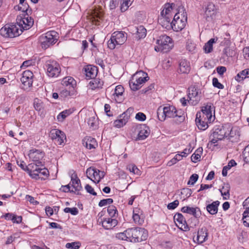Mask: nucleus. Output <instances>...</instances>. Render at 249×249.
Segmentation results:
<instances>
[{"mask_svg": "<svg viewBox=\"0 0 249 249\" xmlns=\"http://www.w3.org/2000/svg\"><path fill=\"white\" fill-rule=\"evenodd\" d=\"M182 111L178 112L175 107L168 106L164 107L161 106L159 107L157 109V116L160 121H163L166 118H175L177 119L176 121L178 123L182 122L184 120V116Z\"/></svg>", "mask_w": 249, "mask_h": 249, "instance_id": "f257e3e1", "label": "nucleus"}, {"mask_svg": "<svg viewBox=\"0 0 249 249\" xmlns=\"http://www.w3.org/2000/svg\"><path fill=\"white\" fill-rule=\"evenodd\" d=\"M233 128H231L230 124H226L223 125L217 126L214 128L213 133L210 136V142L215 145V144L218 141L223 140L228 136L233 137Z\"/></svg>", "mask_w": 249, "mask_h": 249, "instance_id": "f03ea898", "label": "nucleus"}, {"mask_svg": "<svg viewBox=\"0 0 249 249\" xmlns=\"http://www.w3.org/2000/svg\"><path fill=\"white\" fill-rule=\"evenodd\" d=\"M156 42L158 45L155 47L156 52L167 53L174 46L172 39L166 35L160 36Z\"/></svg>", "mask_w": 249, "mask_h": 249, "instance_id": "7ed1b4c3", "label": "nucleus"}, {"mask_svg": "<svg viewBox=\"0 0 249 249\" xmlns=\"http://www.w3.org/2000/svg\"><path fill=\"white\" fill-rule=\"evenodd\" d=\"M22 30L14 24H6L0 30V34L6 38H14L19 36Z\"/></svg>", "mask_w": 249, "mask_h": 249, "instance_id": "20e7f679", "label": "nucleus"}, {"mask_svg": "<svg viewBox=\"0 0 249 249\" xmlns=\"http://www.w3.org/2000/svg\"><path fill=\"white\" fill-rule=\"evenodd\" d=\"M127 39V34L122 31H116L112 34L108 41V47L113 50L117 45L123 44Z\"/></svg>", "mask_w": 249, "mask_h": 249, "instance_id": "39448f33", "label": "nucleus"}, {"mask_svg": "<svg viewBox=\"0 0 249 249\" xmlns=\"http://www.w3.org/2000/svg\"><path fill=\"white\" fill-rule=\"evenodd\" d=\"M128 231L130 235V241L132 242H140L145 241L148 236L146 230L142 228H129Z\"/></svg>", "mask_w": 249, "mask_h": 249, "instance_id": "423d86ee", "label": "nucleus"}, {"mask_svg": "<svg viewBox=\"0 0 249 249\" xmlns=\"http://www.w3.org/2000/svg\"><path fill=\"white\" fill-rule=\"evenodd\" d=\"M57 33L51 31L42 35L39 38V41L42 48L46 49L54 44L57 40Z\"/></svg>", "mask_w": 249, "mask_h": 249, "instance_id": "0eeeda50", "label": "nucleus"}, {"mask_svg": "<svg viewBox=\"0 0 249 249\" xmlns=\"http://www.w3.org/2000/svg\"><path fill=\"white\" fill-rule=\"evenodd\" d=\"M187 21V17L186 12L181 14V17L179 13H176L172 21V29L176 32L181 31L185 28Z\"/></svg>", "mask_w": 249, "mask_h": 249, "instance_id": "6e6552de", "label": "nucleus"}, {"mask_svg": "<svg viewBox=\"0 0 249 249\" xmlns=\"http://www.w3.org/2000/svg\"><path fill=\"white\" fill-rule=\"evenodd\" d=\"M16 21L19 28L22 30L30 29L34 24L33 19L29 15L18 16Z\"/></svg>", "mask_w": 249, "mask_h": 249, "instance_id": "1a4fd4ad", "label": "nucleus"}, {"mask_svg": "<svg viewBox=\"0 0 249 249\" xmlns=\"http://www.w3.org/2000/svg\"><path fill=\"white\" fill-rule=\"evenodd\" d=\"M47 74L50 77H57L60 73V67L56 61H49L45 65Z\"/></svg>", "mask_w": 249, "mask_h": 249, "instance_id": "9d476101", "label": "nucleus"}, {"mask_svg": "<svg viewBox=\"0 0 249 249\" xmlns=\"http://www.w3.org/2000/svg\"><path fill=\"white\" fill-rule=\"evenodd\" d=\"M33 76L34 74L30 71H25L23 72L22 76L20 79V81L23 85V89L26 90L32 86Z\"/></svg>", "mask_w": 249, "mask_h": 249, "instance_id": "9b49d317", "label": "nucleus"}, {"mask_svg": "<svg viewBox=\"0 0 249 249\" xmlns=\"http://www.w3.org/2000/svg\"><path fill=\"white\" fill-rule=\"evenodd\" d=\"M50 137L58 145H61L64 143L66 137L64 133L57 129H53L50 132Z\"/></svg>", "mask_w": 249, "mask_h": 249, "instance_id": "f8f14e48", "label": "nucleus"}, {"mask_svg": "<svg viewBox=\"0 0 249 249\" xmlns=\"http://www.w3.org/2000/svg\"><path fill=\"white\" fill-rule=\"evenodd\" d=\"M71 175V186L74 189V192L77 195H81L80 191L82 190V187L81 184V181L78 178L77 174L74 171H72Z\"/></svg>", "mask_w": 249, "mask_h": 249, "instance_id": "ddd939ff", "label": "nucleus"}, {"mask_svg": "<svg viewBox=\"0 0 249 249\" xmlns=\"http://www.w3.org/2000/svg\"><path fill=\"white\" fill-rule=\"evenodd\" d=\"M29 158L34 162L42 165V162L41 160L44 157L45 154L42 151L36 149H32L30 150L29 153Z\"/></svg>", "mask_w": 249, "mask_h": 249, "instance_id": "4468645a", "label": "nucleus"}, {"mask_svg": "<svg viewBox=\"0 0 249 249\" xmlns=\"http://www.w3.org/2000/svg\"><path fill=\"white\" fill-rule=\"evenodd\" d=\"M189 90L188 98L189 100L188 102L193 106L196 105L200 99V96L198 94V91L194 87L189 88Z\"/></svg>", "mask_w": 249, "mask_h": 249, "instance_id": "2eb2a0df", "label": "nucleus"}, {"mask_svg": "<svg viewBox=\"0 0 249 249\" xmlns=\"http://www.w3.org/2000/svg\"><path fill=\"white\" fill-rule=\"evenodd\" d=\"M213 108V105L210 103L207 104L206 106L202 107L201 109L202 113H201L202 118H205L209 121H212L213 114L212 111Z\"/></svg>", "mask_w": 249, "mask_h": 249, "instance_id": "dca6fc26", "label": "nucleus"}, {"mask_svg": "<svg viewBox=\"0 0 249 249\" xmlns=\"http://www.w3.org/2000/svg\"><path fill=\"white\" fill-rule=\"evenodd\" d=\"M212 121H209L205 118L201 117V113L197 112L196 114V123L199 129L204 130L208 127V124L211 123Z\"/></svg>", "mask_w": 249, "mask_h": 249, "instance_id": "f3484780", "label": "nucleus"}, {"mask_svg": "<svg viewBox=\"0 0 249 249\" xmlns=\"http://www.w3.org/2000/svg\"><path fill=\"white\" fill-rule=\"evenodd\" d=\"M217 10L214 4L212 2H209L205 8V18L207 20L209 21L212 19L216 15Z\"/></svg>", "mask_w": 249, "mask_h": 249, "instance_id": "a211bd4d", "label": "nucleus"}, {"mask_svg": "<svg viewBox=\"0 0 249 249\" xmlns=\"http://www.w3.org/2000/svg\"><path fill=\"white\" fill-rule=\"evenodd\" d=\"M100 223H102V225L104 229L110 230L117 226L118 221L115 218L108 217L101 219Z\"/></svg>", "mask_w": 249, "mask_h": 249, "instance_id": "6ab92c4d", "label": "nucleus"}, {"mask_svg": "<svg viewBox=\"0 0 249 249\" xmlns=\"http://www.w3.org/2000/svg\"><path fill=\"white\" fill-rule=\"evenodd\" d=\"M124 89L121 85L117 86L112 94L113 99L117 103H122L124 100Z\"/></svg>", "mask_w": 249, "mask_h": 249, "instance_id": "aec40b11", "label": "nucleus"}, {"mask_svg": "<svg viewBox=\"0 0 249 249\" xmlns=\"http://www.w3.org/2000/svg\"><path fill=\"white\" fill-rule=\"evenodd\" d=\"M182 213H189L193 215L195 218H198L200 217L201 212L198 207H190L189 206H184L181 210Z\"/></svg>", "mask_w": 249, "mask_h": 249, "instance_id": "412c9836", "label": "nucleus"}, {"mask_svg": "<svg viewBox=\"0 0 249 249\" xmlns=\"http://www.w3.org/2000/svg\"><path fill=\"white\" fill-rule=\"evenodd\" d=\"M132 77H133V80H135L136 82L137 81L139 85L142 86V84L149 79L147 74L142 71L137 72Z\"/></svg>", "mask_w": 249, "mask_h": 249, "instance_id": "4be33fe9", "label": "nucleus"}, {"mask_svg": "<svg viewBox=\"0 0 249 249\" xmlns=\"http://www.w3.org/2000/svg\"><path fill=\"white\" fill-rule=\"evenodd\" d=\"M208 232L206 227H202L199 229L196 236V241L198 244H202L205 242L208 239Z\"/></svg>", "mask_w": 249, "mask_h": 249, "instance_id": "5701e85b", "label": "nucleus"}, {"mask_svg": "<svg viewBox=\"0 0 249 249\" xmlns=\"http://www.w3.org/2000/svg\"><path fill=\"white\" fill-rule=\"evenodd\" d=\"M139 133L137 139L139 140H143L146 139L150 134L149 127L145 124L141 125L139 128Z\"/></svg>", "mask_w": 249, "mask_h": 249, "instance_id": "b1692460", "label": "nucleus"}, {"mask_svg": "<svg viewBox=\"0 0 249 249\" xmlns=\"http://www.w3.org/2000/svg\"><path fill=\"white\" fill-rule=\"evenodd\" d=\"M85 72L87 79H93L96 76L98 70L96 67L89 65L86 67Z\"/></svg>", "mask_w": 249, "mask_h": 249, "instance_id": "393cba45", "label": "nucleus"}, {"mask_svg": "<svg viewBox=\"0 0 249 249\" xmlns=\"http://www.w3.org/2000/svg\"><path fill=\"white\" fill-rule=\"evenodd\" d=\"M191 70L190 62L186 59H182L179 62L178 72L181 73H188Z\"/></svg>", "mask_w": 249, "mask_h": 249, "instance_id": "a878e982", "label": "nucleus"}, {"mask_svg": "<svg viewBox=\"0 0 249 249\" xmlns=\"http://www.w3.org/2000/svg\"><path fill=\"white\" fill-rule=\"evenodd\" d=\"M83 144L89 149H95L97 146L95 139L91 137H86L82 141Z\"/></svg>", "mask_w": 249, "mask_h": 249, "instance_id": "bb28decb", "label": "nucleus"}, {"mask_svg": "<svg viewBox=\"0 0 249 249\" xmlns=\"http://www.w3.org/2000/svg\"><path fill=\"white\" fill-rule=\"evenodd\" d=\"M129 117L126 112H124L118 117V119L114 122V125L117 128H120L126 124Z\"/></svg>", "mask_w": 249, "mask_h": 249, "instance_id": "cd10ccee", "label": "nucleus"}, {"mask_svg": "<svg viewBox=\"0 0 249 249\" xmlns=\"http://www.w3.org/2000/svg\"><path fill=\"white\" fill-rule=\"evenodd\" d=\"M172 18L171 17L161 16L159 18L158 21L164 28L170 30L172 29V22H171Z\"/></svg>", "mask_w": 249, "mask_h": 249, "instance_id": "c85d7f7f", "label": "nucleus"}, {"mask_svg": "<svg viewBox=\"0 0 249 249\" xmlns=\"http://www.w3.org/2000/svg\"><path fill=\"white\" fill-rule=\"evenodd\" d=\"M62 84L63 86L67 87L69 89H74L76 85V82L72 77L68 76L62 79Z\"/></svg>", "mask_w": 249, "mask_h": 249, "instance_id": "c756f323", "label": "nucleus"}, {"mask_svg": "<svg viewBox=\"0 0 249 249\" xmlns=\"http://www.w3.org/2000/svg\"><path fill=\"white\" fill-rule=\"evenodd\" d=\"M220 202L218 200L213 201L206 206L207 212L212 215L216 214L218 212V207L219 206Z\"/></svg>", "mask_w": 249, "mask_h": 249, "instance_id": "7c9ffc66", "label": "nucleus"}, {"mask_svg": "<svg viewBox=\"0 0 249 249\" xmlns=\"http://www.w3.org/2000/svg\"><path fill=\"white\" fill-rule=\"evenodd\" d=\"M175 6L174 3H166L164 5L163 10L160 12V16H167V17H173L172 14V11L173 9V7Z\"/></svg>", "mask_w": 249, "mask_h": 249, "instance_id": "2f4dec72", "label": "nucleus"}, {"mask_svg": "<svg viewBox=\"0 0 249 249\" xmlns=\"http://www.w3.org/2000/svg\"><path fill=\"white\" fill-rule=\"evenodd\" d=\"M174 220L178 222L179 224L184 226V231H187L189 228L187 225L185 218L180 213H177L174 216Z\"/></svg>", "mask_w": 249, "mask_h": 249, "instance_id": "473e14b6", "label": "nucleus"}, {"mask_svg": "<svg viewBox=\"0 0 249 249\" xmlns=\"http://www.w3.org/2000/svg\"><path fill=\"white\" fill-rule=\"evenodd\" d=\"M133 31H136V37L138 39L144 38L146 36V30L143 26L135 27Z\"/></svg>", "mask_w": 249, "mask_h": 249, "instance_id": "72a5a7b5", "label": "nucleus"}, {"mask_svg": "<svg viewBox=\"0 0 249 249\" xmlns=\"http://www.w3.org/2000/svg\"><path fill=\"white\" fill-rule=\"evenodd\" d=\"M218 37L213 38L210 39L204 45V49L205 53H210L213 50V44L217 42Z\"/></svg>", "mask_w": 249, "mask_h": 249, "instance_id": "f704fd0d", "label": "nucleus"}, {"mask_svg": "<svg viewBox=\"0 0 249 249\" xmlns=\"http://www.w3.org/2000/svg\"><path fill=\"white\" fill-rule=\"evenodd\" d=\"M230 187L228 183L225 184L222 189H219L221 195L224 200L228 199L230 198Z\"/></svg>", "mask_w": 249, "mask_h": 249, "instance_id": "c9c22d12", "label": "nucleus"}, {"mask_svg": "<svg viewBox=\"0 0 249 249\" xmlns=\"http://www.w3.org/2000/svg\"><path fill=\"white\" fill-rule=\"evenodd\" d=\"M105 175L104 172L100 171L99 170L95 168V173L93 176L94 179L92 178H90V179L95 183H98L104 177Z\"/></svg>", "mask_w": 249, "mask_h": 249, "instance_id": "e433bc0d", "label": "nucleus"}, {"mask_svg": "<svg viewBox=\"0 0 249 249\" xmlns=\"http://www.w3.org/2000/svg\"><path fill=\"white\" fill-rule=\"evenodd\" d=\"M103 81L99 78H93L90 81L89 85L92 89L101 88L103 85Z\"/></svg>", "mask_w": 249, "mask_h": 249, "instance_id": "4c0bfd02", "label": "nucleus"}, {"mask_svg": "<svg viewBox=\"0 0 249 249\" xmlns=\"http://www.w3.org/2000/svg\"><path fill=\"white\" fill-rule=\"evenodd\" d=\"M247 77H249V69H245L240 72L235 78L238 82H240Z\"/></svg>", "mask_w": 249, "mask_h": 249, "instance_id": "58836bf2", "label": "nucleus"}, {"mask_svg": "<svg viewBox=\"0 0 249 249\" xmlns=\"http://www.w3.org/2000/svg\"><path fill=\"white\" fill-rule=\"evenodd\" d=\"M129 229L126 230L123 232H120L116 234V237L119 239L122 240H127L130 241V235H129L128 231Z\"/></svg>", "mask_w": 249, "mask_h": 249, "instance_id": "ea45409f", "label": "nucleus"}, {"mask_svg": "<svg viewBox=\"0 0 249 249\" xmlns=\"http://www.w3.org/2000/svg\"><path fill=\"white\" fill-rule=\"evenodd\" d=\"M134 0H121L120 9L122 12H125L132 4Z\"/></svg>", "mask_w": 249, "mask_h": 249, "instance_id": "a19ab883", "label": "nucleus"}, {"mask_svg": "<svg viewBox=\"0 0 249 249\" xmlns=\"http://www.w3.org/2000/svg\"><path fill=\"white\" fill-rule=\"evenodd\" d=\"M183 158V156H182V154H177L173 159H172L167 162V165L168 166H171L176 164L177 162L182 160Z\"/></svg>", "mask_w": 249, "mask_h": 249, "instance_id": "79ce46f5", "label": "nucleus"}, {"mask_svg": "<svg viewBox=\"0 0 249 249\" xmlns=\"http://www.w3.org/2000/svg\"><path fill=\"white\" fill-rule=\"evenodd\" d=\"M135 80H133L132 77L129 81V87L133 91H136L142 87V86L139 85V82L137 81L136 82Z\"/></svg>", "mask_w": 249, "mask_h": 249, "instance_id": "37998d69", "label": "nucleus"}, {"mask_svg": "<svg viewBox=\"0 0 249 249\" xmlns=\"http://www.w3.org/2000/svg\"><path fill=\"white\" fill-rule=\"evenodd\" d=\"M72 112L70 109L65 110L60 113L57 118L59 122H62L67 116L70 115Z\"/></svg>", "mask_w": 249, "mask_h": 249, "instance_id": "c03bdc74", "label": "nucleus"}, {"mask_svg": "<svg viewBox=\"0 0 249 249\" xmlns=\"http://www.w3.org/2000/svg\"><path fill=\"white\" fill-rule=\"evenodd\" d=\"M27 172L28 173L29 176L34 179H38L41 178V179H44V178L42 177L39 176V174H38V170H36V169L34 171H31L30 169H28L26 168Z\"/></svg>", "mask_w": 249, "mask_h": 249, "instance_id": "a18cd8bd", "label": "nucleus"}, {"mask_svg": "<svg viewBox=\"0 0 249 249\" xmlns=\"http://www.w3.org/2000/svg\"><path fill=\"white\" fill-rule=\"evenodd\" d=\"M107 211L109 215L112 218L115 217L118 214L117 209L116 207L113 205L108 206Z\"/></svg>", "mask_w": 249, "mask_h": 249, "instance_id": "49530a36", "label": "nucleus"}, {"mask_svg": "<svg viewBox=\"0 0 249 249\" xmlns=\"http://www.w3.org/2000/svg\"><path fill=\"white\" fill-rule=\"evenodd\" d=\"M22 7L19 6L18 10L20 11H22L24 13L23 15H29L31 13L32 9L29 8V6L27 3H25L24 5H22Z\"/></svg>", "mask_w": 249, "mask_h": 249, "instance_id": "de8ad7c7", "label": "nucleus"}, {"mask_svg": "<svg viewBox=\"0 0 249 249\" xmlns=\"http://www.w3.org/2000/svg\"><path fill=\"white\" fill-rule=\"evenodd\" d=\"M128 169L130 172L133 173L134 174L139 175L141 174V171L137 167V166L133 164H129L127 166Z\"/></svg>", "mask_w": 249, "mask_h": 249, "instance_id": "09e8293b", "label": "nucleus"}, {"mask_svg": "<svg viewBox=\"0 0 249 249\" xmlns=\"http://www.w3.org/2000/svg\"><path fill=\"white\" fill-rule=\"evenodd\" d=\"M81 243L80 242L77 241L67 243L66 245V247L67 249H79Z\"/></svg>", "mask_w": 249, "mask_h": 249, "instance_id": "8fccbe9b", "label": "nucleus"}, {"mask_svg": "<svg viewBox=\"0 0 249 249\" xmlns=\"http://www.w3.org/2000/svg\"><path fill=\"white\" fill-rule=\"evenodd\" d=\"M192 193V191L191 189L189 188H183L181 192V195L184 196L183 197V200H185L189 197L191 196Z\"/></svg>", "mask_w": 249, "mask_h": 249, "instance_id": "3c124183", "label": "nucleus"}, {"mask_svg": "<svg viewBox=\"0 0 249 249\" xmlns=\"http://www.w3.org/2000/svg\"><path fill=\"white\" fill-rule=\"evenodd\" d=\"M242 220L244 226L249 227V212L244 211L243 213Z\"/></svg>", "mask_w": 249, "mask_h": 249, "instance_id": "603ef678", "label": "nucleus"}, {"mask_svg": "<svg viewBox=\"0 0 249 249\" xmlns=\"http://www.w3.org/2000/svg\"><path fill=\"white\" fill-rule=\"evenodd\" d=\"M97 119L95 116L89 118L88 121V125L92 128L94 129L96 127Z\"/></svg>", "mask_w": 249, "mask_h": 249, "instance_id": "864d4df0", "label": "nucleus"}, {"mask_svg": "<svg viewBox=\"0 0 249 249\" xmlns=\"http://www.w3.org/2000/svg\"><path fill=\"white\" fill-rule=\"evenodd\" d=\"M64 211L66 213H71L72 215H77L78 213V210L76 207H66L64 209Z\"/></svg>", "mask_w": 249, "mask_h": 249, "instance_id": "5fc2aeb1", "label": "nucleus"}, {"mask_svg": "<svg viewBox=\"0 0 249 249\" xmlns=\"http://www.w3.org/2000/svg\"><path fill=\"white\" fill-rule=\"evenodd\" d=\"M113 200L112 198L103 199L99 202L98 205L100 207H103L107 204H111L113 203Z\"/></svg>", "mask_w": 249, "mask_h": 249, "instance_id": "6e6d98bb", "label": "nucleus"}, {"mask_svg": "<svg viewBox=\"0 0 249 249\" xmlns=\"http://www.w3.org/2000/svg\"><path fill=\"white\" fill-rule=\"evenodd\" d=\"M198 178V175L196 174H194L191 176L189 180L187 183L188 184L194 185Z\"/></svg>", "mask_w": 249, "mask_h": 249, "instance_id": "4d7b16f0", "label": "nucleus"}, {"mask_svg": "<svg viewBox=\"0 0 249 249\" xmlns=\"http://www.w3.org/2000/svg\"><path fill=\"white\" fill-rule=\"evenodd\" d=\"M40 167V168L38 169V174H39V176L41 177L42 176H43L45 177H47L49 174L48 170L45 167Z\"/></svg>", "mask_w": 249, "mask_h": 249, "instance_id": "13d9d810", "label": "nucleus"}, {"mask_svg": "<svg viewBox=\"0 0 249 249\" xmlns=\"http://www.w3.org/2000/svg\"><path fill=\"white\" fill-rule=\"evenodd\" d=\"M43 166H44L43 163H42V165H39V164H37V163L35 162V163H31V164H29V167L31 171H34V170H35V169H36V171L38 170V169H39L40 168V167H43Z\"/></svg>", "mask_w": 249, "mask_h": 249, "instance_id": "bf43d9fd", "label": "nucleus"}, {"mask_svg": "<svg viewBox=\"0 0 249 249\" xmlns=\"http://www.w3.org/2000/svg\"><path fill=\"white\" fill-rule=\"evenodd\" d=\"M213 86L219 89H223L224 86L219 82L217 78H213Z\"/></svg>", "mask_w": 249, "mask_h": 249, "instance_id": "052dcab7", "label": "nucleus"}, {"mask_svg": "<svg viewBox=\"0 0 249 249\" xmlns=\"http://www.w3.org/2000/svg\"><path fill=\"white\" fill-rule=\"evenodd\" d=\"M73 89H64L60 92V96L62 97H66L71 94V92H72Z\"/></svg>", "mask_w": 249, "mask_h": 249, "instance_id": "680f3d73", "label": "nucleus"}, {"mask_svg": "<svg viewBox=\"0 0 249 249\" xmlns=\"http://www.w3.org/2000/svg\"><path fill=\"white\" fill-rule=\"evenodd\" d=\"M179 204V201L178 200H176L170 203L167 205V208L169 210L175 209Z\"/></svg>", "mask_w": 249, "mask_h": 249, "instance_id": "e2e57ef3", "label": "nucleus"}, {"mask_svg": "<svg viewBox=\"0 0 249 249\" xmlns=\"http://www.w3.org/2000/svg\"><path fill=\"white\" fill-rule=\"evenodd\" d=\"M85 188L87 193H88L91 195H92L93 196L97 195V193L94 191L93 188L89 184H87L85 186Z\"/></svg>", "mask_w": 249, "mask_h": 249, "instance_id": "0e129e2a", "label": "nucleus"}, {"mask_svg": "<svg viewBox=\"0 0 249 249\" xmlns=\"http://www.w3.org/2000/svg\"><path fill=\"white\" fill-rule=\"evenodd\" d=\"M95 173V168L92 167H89L88 168L86 171V174L88 178H91L90 177L93 178L94 174Z\"/></svg>", "mask_w": 249, "mask_h": 249, "instance_id": "69168bd1", "label": "nucleus"}, {"mask_svg": "<svg viewBox=\"0 0 249 249\" xmlns=\"http://www.w3.org/2000/svg\"><path fill=\"white\" fill-rule=\"evenodd\" d=\"M193 150V148H192L190 145L188 146V148H186L184 149V150L181 153L183 156V157H186L187 156L188 154H189Z\"/></svg>", "mask_w": 249, "mask_h": 249, "instance_id": "338daca9", "label": "nucleus"}, {"mask_svg": "<svg viewBox=\"0 0 249 249\" xmlns=\"http://www.w3.org/2000/svg\"><path fill=\"white\" fill-rule=\"evenodd\" d=\"M135 118L139 121H143L145 120L146 119V116L142 112H138L136 114Z\"/></svg>", "mask_w": 249, "mask_h": 249, "instance_id": "774afa93", "label": "nucleus"}]
</instances>
